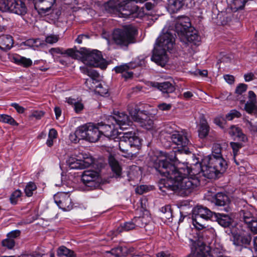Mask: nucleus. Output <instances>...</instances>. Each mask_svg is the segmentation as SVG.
<instances>
[{
  "label": "nucleus",
  "mask_w": 257,
  "mask_h": 257,
  "mask_svg": "<svg viewBox=\"0 0 257 257\" xmlns=\"http://www.w3.org/2000/svg\"><path fill=\"white\" fill-rule=\"evenodd\" d=\"M172 141L176 145L183 148L168 154L160 156L155 162L154 167L161 175L166 177L159 183L160 190L165 193L169 191L180 190L186 194L189 193L197 187L199 181L197 178H186L185 172L188 167L182 160L183 155L190 151L186 148L189 140L184 133L175 131L171 136Z\"/></svg>",
  "instance_id": "1"
},
{
  "label": "nucleus",
  "mask_w": 257,
  "mask_h": 257,
  "mask_svg": "<svg viewBox=\"0 0 257 257\" xmlns=\"http://www.w3.org/2000/svg\"><path fill=\"white\" fill-rule=\"evenodd\" d=\"M193 162L186 170V178H199L201 176L210 179L215 178L219 174L223 173L227 168L226 161L221 157L207 156L203 158L193 156ZM199 183L198 184V185Z\"/></svg>",
  "instance_id": "2"
},
{
  "label": "nucleus",
  "mask_w": 257,
  "mask_h": 257,
  "mask_svg": "<svg viewBox=\"0 0 257 257\" xmlns=\"http://www.w3.org/2000/svg\"><path fill=\"white\" fill-rule=\"evenodd\" d=\"M163 33L157 39L151 59L156 64L164 67L168 61L167 51L172 50L174 45V34L167 27L163 30Z\"/></svg>",
  "instance_id": "3"
},
{
  "label": "nucleus",
  "mask_w": 257,
  "mask_h": 257,
  "mask_svg": "<svg viewBox=\"0 0 257 257\" xmlns=\"http://www.w3.org/2000/svg\"><path fill=\"white\" fill-rule=\"evenodd\" d=\"M119 139V149L122 153V156L125 157L133 156V154L130 152V148H135L139 149L141 146V140L132 131L123 133Z\"/></svg>",
  "instance_id": "4"
},
{
  "label": "nucleus",
  "mask_w": 257,
  "mask_h": 257,
  "mask_svg": "<svg viewBox=\"0 0 257 257\" xmlns=\"http://www.w3.org/2000/svg\"><path fill=\"white\" fill-rule=\"evenodd\" d=\"M137 30L132 26H127L122 29L115 30L112 33V40L116 44L122 46H127L135 42V36Z\"/></svg>",
  "instance_id": "5"
},
{
  "label": "nucleus",
  "mask_w": 257,
  "mask_h": 257,
  "mask_svg": "<svg viewBox=\"0 0 257 257\" xmlns=\"http://www.w3.org/2000/svg\"><path fill=\"white\" fill-rule=\"evenodd\" d=\"M215 213L212 212L207 207L197 206L192 210V223L197 229L200 230L206 227V221L213 219Z\"/></svg>",
  "instance_id": "6"
},
{
  "label": "nucleus",
  "mask_w": 257,
  "mask_h": 257,
  "mask_svg": "<svg viewBox=\"0 0 257 257\" xmlns=\"http://www.w3.org/2000/svg\"><path fill=\"white\" fill-rule=\"evenodd\" d=\"M73 137L84 139L90 142H97L101 137L98 123L97 124L90 123L78 127L75 132V135L71 137Z\"/></svg>",
  "instance_id": "7"
},
{
  "label": "nucleus",
  "mask_w": 257,
  "mask_h": 257,
  "mask_svg": "<svg viewBox=\"0 0 257 257\" xmlns=\"http://www.w3.org/2000/svg\"><path fill=\"white\" fill-rule=\"evenodd\" d=\"M81 61L86 65L104 68L106 67L105 60L101 52L81 48Z\"/></svg>",
  "instance_id": "8"
},
{
  "label": "nucleus",
  "mask_w": 257,
  "mask_h": 257,
  "mask_svg": "<svg viewBox=\"0 0 257 257\" xmlns=\"http://www.w3.org/2000/svg\"><path fill=\"white\" fill-rule=\"evenodd\" d=\"M132 119L138 122L140 125L147 130H151L154 126V121L148 115L146 111L135 108L130 111Z\"/></svg>",
  "instance_id": "9"
},
{
  "label": "nucleus",
  "mask_w": 257,
  "mask_h": 257,
  "mask_svg": "<svg viewBox=\"0 0 257 257\" xmlns=\"http://www.w3.org/2000/svg\"><path fill=\"white\" fill-rule=\"evenodd\" d=\"M80 70L82 73L89 76L85 82L88 89L94 90L95 88L102 87V84L99 82L100 76L95 70L88 68L85 66H80Z\"/></svg>",
  "instance_id": "10"
},
{
  "label": "nucleus",
  "mask_w": 257,
  "mask_h": 257,
  "mask_svg": "<svg viewBox=\"0 0 257 257\" xmlns=\"http://www.w3.org/2000/svg\"><path fill=\"white\" fill-rule=\"evenodd\" d=\"M81 180L85 186L95 188L99 186L101 182L99 172L91 170H85L81 175Z\"/></svg>",
  "instance_id": "11"
},
{
  "label": "nucleus",
  "mask_w": 257,
  "mask_h": 257,
  "mask_svg": "<svg viewBox=\"0 0 257 257\" xmlns=\"http://www.w3.org/2000/svg\"><path fill=\"white\" fill-rule=\"evenodd\" d=\"M108 121L113 125L114 124L117 128H119L122 130L127 129V127L131 126L132 123L126 114L119 112L115 114L114 116H109Z\"/></svg>",
  "instance_id": "12"
},
{
  "label": "nucleus",
  "mask_w": 257,
  "mask_h": 257,
  "mask_svg": "<svg viewBox=\"0 0 257 257\" xmlns=\"http://www.w3.org/2000/svg\"><path fill=\"white\" fill-rule=\"evenodd\" d=\"M110 123L111 122L108 121V118L104 123L102 122L98 123L100 134V136L103 135L110 140L115 139L118 134L120 135L121 134L119 133L117 127H116L114 124H110Z\"/></svg>",
  "instance_id": "13"
},
{
  "label": "nucleus",
  "mask_w": 257,
  "mask_h": 257,
  "mask_svg": "<svg viewBox=\"0 0 257 257\" xmlns=\"http://www.w3.org/2000/svg\"><path fill=\"white\" fill-rule=\"evenodd\" d=\"M191 27L189 18L187 17H181L176 20L174 30H173V28L170 30L171 32L172 31L176 32L181 38L185 36V34Z\"/></svg>",
  "instance_id": "14"
},
{
  "label": "nucleus",
  "mask_w": 257,
  "mask_h": 257,
  "mask_svg": "<svg viewBox=\"0 0 257 257\" xmlns=\"http://www.w3.org/2000/svg\"><path fill=\"white\" fill-rule=\"evenodd\" d=\"M67 163L71 169H84L92 164L93 160L90 156L84 157L83 160H78L75 158L70 157L67 160Z\"/></svg>",
  "instance_id": "15"
},
{
  "label": "nucleus",
  "mask_w": 257,
  "mask_h": 257,
  "mask_svg": "<svg viewBox=\"0 0 257 257\" xmlns=\"http://www.w3.org/2000/svg\"><path fill=\"white\" fill-rule=\"evenodd\" d=\"M55 203L64 211H69L72 208V203L68 193L61 192L54 196Z\"/></svg>",
  "instance_id": "16"
},
{
  "label": "nucleus",
  "mask_w": 257,
  "mask_h": 257,
  "mask_svg": "<svg viewBox=\"0 0 257 257\" xmlns=\"http://www.w3.org/2000/svg\"><path fill=\"white\" fill-rule=\"evenodd\" d=\"M10 11L20 15L27 13V7L25 0H10Z\"/></svg>",
  "instance_id": "17"
},
{
  "label": "nucleus",
  "mask_w": 257,
  "mask_h": 257,
  "mask_svg": "<svg viewBox=\"0 0 257 257\" xmlns=\"http://www.w3.org/2000/svg\"><path fill=\"white\" fill-rule=\"evenodd\" d=\"M35 9L41 15L45 14L51 9L55 0H35Z\"/></svg>",
  "instance_id": "18"
},
{
  "label": "nucleus",
  "mask_w": 257,
  "mask_h": 257,
  "mask_svg": "<svg viewBox=\"0 0 257 257\" xmlns=\"http://www.w3.org/2000/svg\"><path fill=\"white\" fill-rule=\"evenodd\" d=\"M190 0H168V11L170 13H175L179 11L184 6L189 7Z\"/></svg>",
  "instance_id": "19"
},
{
  "label": "nucleus",
  "mask_w": 257,
  "mask_h": 257,
  "mask_svg": "<svg viewBox=\"0 0 257 257\" xmlns=\"http://www.w3.org/2000/svg\"><path fill=\"white\" fill-rule=\"evenodd\" d=\"M180 40L185 43L188 42L197 45L200 41V37L198 35L197 31L191 27L185 34V36L180 38Z\"/></svg>",
  "instance_id": "20"
},
{
  "label": "nucleus",
  "mask_w": 257,
  "mask_h": 257,
  "mask_svg": "<svg viewBox=\"0 0 257 257\" xmlns=\"http://www.w3.org/2000/svg\"><path fill=\"white\" fill-rule=\"evenodd\" d=\"M152 86L157 88L164 94H169L173 93L175 90V87L173 84L169 82H164L162 83L151 82Z\"/></svg>",
  "instance_id": "21"
},
{
  "label": "nucleus",
  "mask_w": 257,
  "mask_h": 257,
  "mask_svg": "<svg viewBox=\"0 0 257 257\" xmlns=\"http://www.w3.org/2000/svg\"><path fill=\"white\" fill-rule=\"evenodd\" d=\"M249 99L245 104L244 109L249 113L257 111V105L255 103L256 96L255 93L252 91L248 92Z\"/></svg>",
  "instance_id": "22"
},
{
  "label": "nucleus",
  "mask_w": 257,
  "mask_h": 257,
  "mask_svg": "<svg viewBox=\"0 0 257 257\" xmlns=\"http://www.w3.org/2000/svg\"><path fill=\"white\" fill-rule=\"evenodd\" d=\"M251 240V235L249 234H235L233 236V244L236 246L248 245Z\"/></svg>",
  "instance_id": "23"
},
{
  "label": "nucleus",
  "mask_w": 257,
  "mask_h": 257,
  "mask_svg": "<svg viewBox=\"0 0 257 257\" xmlns=\"http://www.w3.org/2000/svg\"><path fill=\"white\" fill-rule=\"evenodd\" d=\"M132 68H133V64H125L115 67L114 70L116 73H121L123 77L128 79L132 77L133 75V73L130 71Z\"/></svg>",
  "instance_id": "24"
},
{
  "label": "nucleus",
  "mask_w": 257,
  "mask_h": 257,
  "mask_svg": "<svg viewBox=\"0 0 257 257\" xmlns=\"http://www.w3.org/2000/svg\"><path fill=\"white\" fill-rule=\"evenodd\" d=\"M212 220H215L217 221L218 224L224 227H227L229 226L232 221L231 218L228 215L215 213Z\"/></svg>",
  "instance_id": "25"
},
{
  "label": "nucleus",
  "mask_w": 257,
  "mask_h": 257,
  "mask_svg": "<svg viewBox=\"0 0 257 257\" xmlns=\"http://www.w3.org/2000/svg\"><path fill=\"white\" fill-rule=\"evenodd\" d=\"M228 133L229 135L234 139H237L239 141L244 142L246 140V137L241 132L239 127L232 125L228 130Z\"/></svg>",
  "instance_id": "26"
},
{
  "label": "nucleus",
  "mask_w": 257,
  "mask_h": 257,
  "mask_svg": "<svg viewBox=\"0 0 257 257\" xmlns=\"http://www.w3.org/2000/svg\"><path fill=\"white\" fill-rule=\"evenodd\" d=\"M212 202L218 206H226L229 203V199L226 195L218 193L215 195Z\"/></svg>",
  "instance_id": "27"
},
{
  "label": "nucleus",
  "mask_w": 257,
  "mask_h": 257,
  "mask_svg": "<svg viewBox=\"0 0 257 257\" xmlns=\"http://www.w3.org/2000/svg\"><path fill=\"white\" fill-rule=\"evenodd\" d=\"M108 162L112 171L115 174L116 177H120L121 174V167L114 156L110 155L108 158Z\"/></svg>",
  "instance_id": "28"
},
{
  "label": "nucleus",
  "mask_w": 257,
  "mask_h": 257,
  "mask_svg": "<svg viewBox=\"0 0 257 257\" xmlns=\"http://www.w3.org/2000/svg\"><path fill=\"white\" fill-rule=\"evenodd\" d=\"M13 45L12 37L10 35H3L0 37V48L3 50L10 49Z\"/></svg>",
  "instance_id": "29"
},
{
  "label": "nucleus",
  "mask_w": 257,
  "mask_h": 257,
  "mask_svg": "<svg viewBox=\"0 0 257 257\" xmlns=\"http://www.w3.org/2000/svg\"><path fill=\"white\" fill-rule=\"evenodd\" d=\"M209 127L206 120L202 118L200 120V124L198 130L199 136L200 138H204L209 133Z\"/></svg>",
  "instance_id": "30"
},
{
  "label": "nucleus",
  "mask_w": 257,
  "mask_h": 257,
  "mask_svg": "<svg viewBox=\"0 0 257 257\" xmlns=\"http://www.w3.org/2000/svg\"><path fill=\"white\" fill-rule=\"evenodd\" d=\"M106 254H111L115 257H120L126 255L127 254V249L125 247L118 246L116 248H112L110 251H106Z\"/></svg>",
  "instance_id": "31"
},
{
  "label": "nucleus",
  "mask_w": 257,
  "mask_h": 257,
  "mask_svg": "<svg viewBox=\"0 0 257 257\" xmlns=\"http://www.w3.org/2000/svg\"><path fill=\"white\" fill-rule=\"evenodd\" d=\"M12 60L15 63L24 67H28L32 64V61L30 59L19 55L14 56Z\"/></svg>",
  "instance_id": "32"
},
{
  "label": "nucleus",
  "mask_w": 257,
  "mask_h": 257,
  "mask_svg": "<svg viewBox=\"0 0 257 257\" xmlns=\"http://www.w3.org/2000/svg\"><path fill=\"white\" fill-rule=\"evenodd\" d=\"M57 253L59 257H75L73 251L67 248L64 246H60L58 248Z\"/></svg>",
  "instance_id": "33"
},
{
  "label": "nucleus",
  "mask_w": 257,
  "mask_h": 257,
  "mask_svg": "<svg viewBox=\"0 0 257 257\" xmlns=\"http://www.w3.org/2000/svg\"><path fill=\"white\" fill-rule=\"evenodd\" d=\"M240 218L245 223L248 224L253 219V215L252 213L247 209H243L240 211Z\"/></svg>",
  "instance_id": "34"
},
{
  "label": "nucleus",
  "mask_w": 257,
  "mask_h": 257,
  "mask_svg": "<svg viewBox=\"0 0 257 257\" xmlns=\"http://www.w3.org/2000/svg\"><path fill=\"white\" fill-rule=\"evenodd\" d=\"M81 48L80 50H75L74 49H68L63 51V54L67 55L73 59H80L81 60Z\"/></svg>",
  "instance_id": "35"
},
{
  "label": "nucleus",
  "mask_w": 257,
  "mask_h": 257,
  "mask_svg": "<svg viewBox=\"0 0 257 257\" xmlns=\"http://www.w3.org/2000/svg\"><path fill=\"white\" fill-rule=\"evenodd\" d=\"M0 122L8 123L13 126L18 125V123L11 116L5 114H0Z\"/></svg>",
  "instance_id": "36"
},
{
  "label": "nucleus",
  "mask_w": 257,
  "mask_h": 257,
  "mask_svg": "<svg viewBox=\"0 0 257 257\" xmlns=\"http://www.w3.org/2000/svg\"><path fill=\"white\" fill-rule=\"evenodd\" d=\"M57 137V132L54 128H51L50 130L48 138L46 142L47 145L51 147L53 145V141L56 139Z\"/></svg>",
  "instance_id": "37"
},
{
  "label": "nucleus",
  "mask_w": 257,
  "mask_h": 257,
  "mask_svg": "<svg viewBox=\"0 0 257 257\" xmlns=\"http://www.w3.org/2000/svg\"><path fill=\"white\" fill-rule=\"evenodd\" d=\"M135 228V224L133 221L125 222L123 224L121 225L120 227L117 228V231L118 232H121L123 231H129Z\"/></svg>",
  "instance_id": "38"
},
{
  "label": "nucleus",
  "mask_w": 257,
  "mask_h": 257,
  "mask_svg": "<svg viewBox=\"0 0 257 257\" xmlns=\"http://www.w3.org/2000/svg\"><path fill=\"white\" fill-rule=\"evenodd\" d=\"M161 212L162 213V218L166 219H169L172 216V211L170 206H166L161 208Z\"/></svg>",
  "instance_id": "39"
},
{
  "label": "nucleus",
  "mask_w": 257,
  "mask_h": 257,
  "mask_svg": "<svg viewBox=\"0 0 257 257\" xmlns=\"http://www.w3.org/2000/svg\"><path fill=\"white\" fill-rule=\"evenodd\" d=\"M244 126L251 133H257V121L253 122L251 121L245 120L244 121Z\"/></svg>",
  "instance_id": "40"
},
{
  "label": "nucleus",
  "mask_w": 257,
  "mask_h": 257,
  "mask_svg": "<svg viewBox=\"0 0 257 257\" xmlns=\"http://www.w3.org/2000/svg\"><path fill=\"white\" fill-rule=\"evenodd\" d=\"M36 189V185L33 182L29 183L26 186L25 189V192L26 195L30 197L32 196L33 194V191Z\"/></svg>",
  "instance_id": "41"
},
{
  "label": "nucleus",
  "mask_w": 257,
  "mask_h": 257,
  "mask_svg": "<svg viewBox=\"0 0 257 257\" xmlns=\"http://www.w3.org/2000/svg\"><path fill=\"white\" fill-rule=\"evenodd\" d=\"M221 148L219 144H215L213 145L212 147V154L209 155L210 157H221L222 155L221 154Z\"/></svg>",
  "instance_id": "42"
},
{
  "label": "nucleus",
  "mask_w": 257,
  "mask_h": 257,
  "mask_svg": "<svg viewBox=\"0 0 257 257\" xmlns=\"http://www.w3.org/2000/svg\"><path fill=\"white\" fill-rule=\"evenodd\" d=\"M10 0H0V11L6 12L10 10Z\"/></svg>",
  "instance_id": "43"
},
{
  "label": "nucleus",
  "mask_w": 257,
  "mask_h": 257,
  "mask_svg": "<svg viewBox=\"0 0 257 257\" xmlns=\"http://www.w3.org/2000/svg\"><path fill=\"white\" fill-rule=\"evenodd\" d=\"M15 244L14 240L8 237L2 241L3 246L7 247L9 249H12L15 246Z\"/></svg>",
  "instance_id": "44"
},
{
  "label": "nucleus",
  "mask_w": 257,
  "mask_h": 257,
  "mask_svg": "<svg viewBox=\"0 0 257 257\" xmlns=\"http://www.w3.org/2000/svg\"><path fill=\"white\" fill-rule=\"evenodd\" d=\"M59 37L58 35L51 34L48 35L45 39V41L47 43L53 44L56 43L58 41Z\"/></svg>",
  "instance_id": "45"
},
{
  "label": "nucleus",
  "mask_w": 257,
  "mask_h": 257,
  "mask_svg": "<svg viewBox=\"0 0 257 257\" xmlns=\"http://www.w3.org/2000/svg\"><path fill=\"white\" fill-rule=\"evenodd\" d=\"M241 116V114L239 112L236 110H232L226 115V118L228 120H231L235 117H239Z\"/></svg>",
  "instance_id": "46"
},
{
  "label": "nucleus",
  "mask_w": 257,
  "mask_h": 257,
  "mask_svg": "<svg viewBox=\"0 0 257 257\" xmlns=\"http://www.w3.org/2000/svg\"><path fill=\"white\" fill-rule=\"evenodd\" d=\"M21 195V192L20 190H17L13 193L10 197V201L12 204H16L18 198Z\"/></svg>",
  "instance_id": "47"
},
{
  "label": "nucleus",
  "mask_w": 257,
  "mask_h": 257,
  "mask_svg": "<svg viewBox=\"0 0 257 257\" xmlns=\"http://www.w3.org/2000/svg\"><path fill=\"white\" fill-rule=\"evenodd\" d=\"M247 225L251 231L254 233H257V220H252Z\"/></svg>",
  "instance_id": "48"
},
{
  "label": "nucleus",
  "mask_w": 257,
  "mask_h": 257,
  "mask_svg": "<svg viewBox=\"0 0 257 257\" xmlns=\"http://www.w3.org/2000/svg\"><path fill=\"white\" fill-rule=\"evenodd\" d=\"M158 108L162 111L169 110L172 107V104L170 103H162L158 104Z\"/></svg>",
  "instance_id": "49"
},
{
  "label": "nucleus",
  "mask_w": 257,
  "mask_h": 257,
  "mask_svg": "<svg viewBox=\"0 0 257 257\" xmlns=\"http://www.w3.org/2000/svg\"><path fill=\"white\" fill-rule=\"evenodd\" d=\"M214 123L222 128H224L225 120L222 117H217L214 119Z\"/></svg>",
  "instance_id": "50"
},
{
  "label": "nucleus",
  "mask_w": 257,
  "mask_h": 257,
  "mask_svg": "<svg viewBox=\"0 0 257 257\" xmlns=\"http://www.w3.org/2000/svg\"><path fill=\"white\" fill-rule=\"evenodd\" d=\"M230 145L233 151L234 155L235 156L239 150L242 147V145L240 143L231 142Z\"/></svg>",
  "instance_id": "51"
},
{
  "label": "nucleus",
  "mask_w": 257,
  "mask_h": 257,
  "mask_svg": "<svg viewBox=\"0 0 257 257\" xmlns=\"http://www.w3.org/2000/svg\"><path fill=\"white\" fill-rule=\"evenodd\" d=\"M247 88V85L245 84H240L236 89V93L241 94L243 92L245 91Z\"/></svg>",
  "instance_id": "52"
},
{
  "label": "nucleus",
  "mask_w": 257,
  "mask_h": 257,
  "mask_svg": "<svg viewBox=\"0 0 257 257\" xmlns=\"http://www.w3.org/2000/svg\"><path fill=\"white\" fill-rule=\"evenodd\" d=\"M20 235V231L19 230H13L7 234V237L13 238L14 240V238H17Z\"/></svg>",
  "instance_id": "53"
},
{
  "label": "nucleus",
  "mask_w": 257,
  "mask_h": 257,
  "mask_svg": "<svg viewBox=\"0 0 257 257\" xmlns=\"http://www.w3.org/2000/svg\"><path fill=\"white\" fill-rule=\"evenodd\" d=\"M11 105L14 107L18 113H22L25 111V108L17 103H12Z\"/></svg>",
  "instance_id": "54"
},
{
  "label": "nucleus",
  "mask_w": 257,
  "mask_h": 257,
  "mask_svg": "<svg viewBox=\"0 0 257 257\" xmlns=\"http://www.w3.org/2000/svg\"><path fill=\"white\" fill-rule=\"evenodd\" d=\"M133 222L135 224L136 227H142L144 226V224L142 222V218L140 217L136 218L133 220Z\"/></svg>",
  "instance_id": "55"
},
{
  "label": "nucleus",
  "mask_w": 257,
  "mask_h": 257,
  "mask_svg": "<svg viewBox=\"0 0 257 257\" xmlns=\"http://www.w3.org/2000/svg\"><path fill=\"white\" fill-rule=\"evenodd\" d=\"M74 109L76 112H78L83 109V105L81 102L77 101L74 105Z\"/></svg>",
  "instance_id": "56"
},
{
  "label": "nucleus",
  "mask_w": 257,
  "mask_h": 257,
  "mask_svg": "<svg viewBox=\"0 0 257 257\" xmlns=\"http://www.w3.org/2000/svg\"><path fill=\"white\" fill-rule=\"evenodd\" d=\"M147 187L145 185H141L136 189V192L139 194H142L146 192Z\"/></svg>",
  "instance_id": "57"
},
{
  "label": "nucleus",
  "mask_w": 257,
  "mask_h": 257,
  "mask_svg": "<svg viewBox=\"0 0 257 257\" xmlns=\"http://www.w3.org/2000/svg\"><path fill=\"white\" fill-rule=\"evenodd\" d=\"M39 41V39L37 40H34V39H30L27 41L25 43L26 45H29L31 47H34L38 46V44L36 43Z\"/></svg>",
  "instance_id": "58"
},
{
  "label": "nucleus",
  "mask_w": 257,
  "mask_h": 257,
  "mask_svg": "<svg viewBox=\"0 0 257 257\" xmlns=\"http://www.w3.org/2000/svg\"><path fill=\"white\" fill-rule=\"evenodd\" d=\"M244 78L245 81L246 82H248L251 80H252L254 78V76L253 73H252L251 72H249V73L245 74L244 75Z\"/></svg>",
  "instance_id": "59"
},
{
  "label": "nucleus",
  "mask_w": 257,
  "mask_h": 257,
  "mask_svg": "<svg viewBox=\"0 0 257 257\" xmlns=\"http://www.w3.org/2000/svg\"><path fill=\"white\" fill-rule=\"evenodd\" d=\"M89 38V36L86 35H80L78 36L76 39V42L78 44H81L82 40L84 39H87Z\"/></svg>",
  "instance_id": "60"
},
{
  "label": "nucleus",
  "mask_w": 257,
  "mask_h": 257,
  "mask_svg": "<svg viewBox=\"0 0 257 257\" xmlns=\"http://www.w3.org/2000/svg\"><path fill=\"white\" fill-rule=\"evenodd\" d=\"M44 115V112L42 111H36L32 113V116L36 118L40 119Z\"/></svg>",
  "instance_id": "61"
},
{
  "label": "nucleus",
  "mask_w": 257,
  "mask_h": 257,
  "mask_svg": "<svg viewBox=\"0 0 257 257\" xmlns=\"http://www.w3.org/2000/svg\"><path fill=\"white\" fill-rule=\"evenodd\" d=\"M94 90L101 95L105 94L107 93V89L103 88L102 85L101 88H95V90Z\"/></svg>",
  "instance_id": "62"
},
{
  "label": "nucleus",
  "mask_w": 257,
  "mask_h": 257,
  "mask_svg": "<svg viewBox=\"0 0 257 257\" xmlns=\"http://www.w3.org/2000/svg\"><path fill=\"white\" fill-rule=\"evenodd\" d=\"M225 80L229 84H232L234 82V77L232 75H226L224 76Z\"/></svg>",
  "instance_id": "63"
},
{
  "label": "nucleus",
  "mask_w": 257,
  "mask_h": 257,
  "mask_svg": "<svg viewBox=\"0 0 257 257\" xmlns=\"http://www.w3.org/2000/svg\"><path fill=\"white\" fill-rule=\"evenodd\" d=\"M18 257H41V256L37 253L23 254Z\"/></svg>",
  "instance_id": "64"
}]
</instances>
